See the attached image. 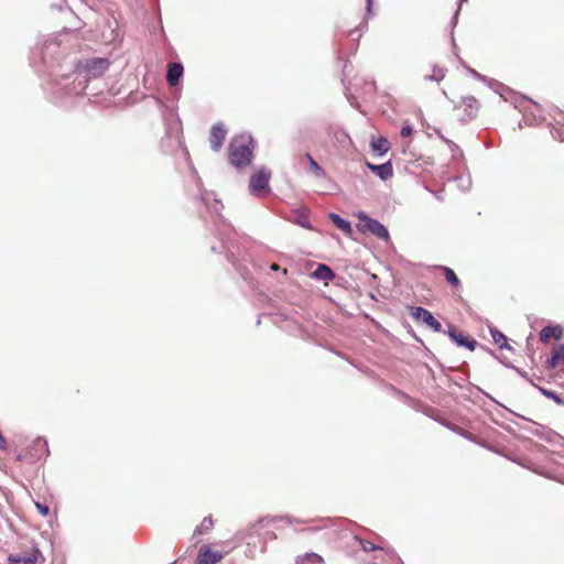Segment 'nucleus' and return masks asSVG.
Returning a JSON list of instances; mask_svg holds the SVG:
<instances>
[{
  "label": "nucleus",
  "instance_id": "obj_11",
  "mask_svg": "<svg viewBox=\"0 0 564 564\" xmlns=\"http://www.w3.org/2000/svg\"><path fill=\"white\" fill-rule=\"evenodd\" d=\"M366 166L382 181H386L393 175V169L390 161L378 165L367 162Z\"/></svg>",
  "mask_w": 564,
  "mask_h": 564
},
{
  "label": "nucleus",
  "instance_id": "obj_15",
  "mask_svg": "<svg viewBox=\"0 0 564 564\" xmlns=\"http://www.w3.org/2000/svg\"><path fill=\"white\" fill-rule=\"evenodd\" d=\"M563 334V328L560 325H549L541 329L540 340L549 341L551 338L558 339Z\"/></svg>",
  "mask_w": 564,
  "mask_h": 564
},
{
  "label": "nucleus",
  "instance_id": "obj_36",
  "mask_svg": "<svg viewBox=\"0 0 564 564\" xmlns=\"http://www.w3.org/2000/svg\"><path fill=\"white\" fill-rule=\"evenodd\" d=\"M7 445L6 438L2 435V432L0 431V448L4 449Z\"/></svg>",
  "mask_w": 564,
  "mask_h": 564
},
{
  "label": "nucleus",
  "instance_id": "obj_25",
  "mask_svg": "<svg viewBox=\"0 0 564 564\" xmlns=\"http://www.w3.org/2000/svg\"><path fill=\"white\" fill-rule=\"evenodd\" d=\"M442 270L444 271L445 279L447 282L454 286H458L460 281L454 270H452L448 267H442Z\"/></svg>",
  "mask_w": 564,
  "mask_h": 564
},
{
  "label": "nucleus",
  "instance_id": "obj_28",
  "mask_svg": "<svg viewBox=\"0 0 564 564\" xmlns=\"http://www.w3.org/2000/svg\"><path fill=\"white\" fill-rule=\"evenodd\" d=\"M539 390L542 392L543 395L554 400L557 404L563 403L562 399L554 391H550L541 387L539 388Z\"/></svg>",
  "mask_w": 564,
  "mask_h": 564
},
{
  "label": "nucleus",
  "instance_id": "obj_27",
  "mask_svg": "<svg viewBox=\"0 0 564 564\" xmlns=\"http://www.w3.org/2000/svg\"><path fill=\"white\" fill-rule=\"evenodd\" d=\"M444 77H445V74H444L443 69L434 67L433 74L425 76L424 78H425V80L441 82Z\"/></svg>",
  "mask_w": 564,
  "mask_h": 564
},
{
  "label": "nucleus",
  "instance_id": "obj_16",
  "mask_svg": "<svg viewBox=\"0 0 564 564\" xmlns=\"http://www.w3.org/2000/svg\"><path fill=\"white\" fill-rule=\"evenodd\" d=\"M39 556H41V552L37 547L32 550V553L19 555V556H10V564H36Z\"/></svg>",
  "mask_w": 564,
  "mask_h": 564
},
{
  "label": "nucleus",
  "instance_id": "obj_5",
  "mask_svg": "<svg viewBox=\"0 0 564 564\" xmlns=\"http://www.w3.org/2000/svg\"><path fill=\"white\" fill-rule=\"evenodd\" d=\"M358 217L362 221V227L365 230L369 231L378 239H389L388 229L380 221L368 217L365 213H359Z\"/></svg>",
  "mask_w": 564,
  "mask_h": 564
},
{
  "label": "nucleus",
  "instance_id": "obj_34",
  "mask_svg": "<svg viewBox=\"0 0 564 564\" xmlns=\"http://www.w3.org/2000/svg\"><path fill=\"white\" fill-rule=\"evenodd\" d=\"M413 132V129L410 124H404L402 128H401V137L403 138H406V137H410Z\"/></svg>",
  "mask_w": 564,
  "mask_h": 564
},
{
  "label": "nucleus",
  "instance_id": "obj_18",
  "mask_svg": "<svg viewBox=\"0 0 564 564\" xmlns=\"http://www.w3.org/2000/svg\"><path fill=\"white\" fill-rule=\"evenodd\" d=\"M489 330H490V335L492 337L494 343L496 345H498L499 348L511 349V347L509 346V344L507 341V337L500 330H498L497 328H494V327H490Z\"/></svg>",
  "mask_w": 564,
  "mask_h": 564
},
{
  "label": "nucleus",
  "instance_id": "obj_8",
  "mask_svg": "<svg viewBox=\"0 0 564 564\" xmlns=\"http://www.w3.org/2000/svg\"><path fill=\"white\" fill-rule=\"evenodd\" d=\"M447 334L457 346L466 347L470 351L476 348L477 341L474 338L467 337L463 333L458 332L455 326L449 325Z\"/></svg>",
  "mask_w": 564,
  "mask_h": 564
},
{
  "label": "nucleus",
  "instance_id": "obj_1",
  "mask_svg": "<svg viewBox=\"0 0 564 564\" xmlns=\"http://www.w3.org/2000/svg\"><path fill=\"white\" fill-rule=\"evenodd\" d=\"M62 36L63 34L47 36L31 51L30 56L34 69L37 73L53 76L54 82H57L58 77H68L67 73L61 72L62 68H65L66 72H73L75 67V58L67 55V47L63 46Z\"/></svg>",
  "mask_w": 564,
  "mask_h": 564
},
{
  "label": "nucleus",
  "instance_id": "obj_4",
  "mask_svg": "<svg viewBox=\"0 0 564 564\" xmlns=\"http://www.w3.org/2000/svg\"><path fill=\"white\" fill-rule=\"evenodd\" d=\"M271 172L265 167L260 169L258 172L250 176L249 191L256 197H263L270 192L269 181Z\"/></svg>",
  "mask_w": 564,
  "mask_h": 564
},
{
  "label": "nucleus",
  "instance_id": "obj_7",
  "mask_svg": "<svg viewBox=\"0 0 564 564\" xmlns=\"http://www.w3.org/2000/svg\"><path fill=\"white\" fill-rule=\"evenodd\" d=\"M467 70L475 79L487 83L492 90L500 95V97H502L505 100H508L507 94H511V90L507 86L497 80L487 78L470 67H467Z\"/></svg>",
  "mask_w": 564,
  "mask_h": 564
},
{
  "label": "nucleus",
  "instance_id": "obj_12",
  "mask_svg": "<svg viewBox=\"0 0 564 564\" xmlns=\"http://www.w3.org/2000/svg\"><path fill=\"white\" fill-rule=\"evenodd\" d=\"M564 361V344H557L552 348L551 356L546 360L550 369L556 368Z\"/></svg>",
  "mask_w": 564,
  "mask_h": 564
},
{
  "label": "nucleus",
  "instance_id": "obj_17",
  "mask_svg": "<svg viewBox=\"0 0 564 564\" xmlns=\"http://www.w3.org/2000/svg\"><path fill=\"white\" fill-rule=\"evenodd\" d=\"M33 449L36 452V454H34L36 459L46 458L50 454L47 442L43 437H37L34 441Z\"/></svg>",
  "mask_w": 564,
  "mask_h": 564
},
{
  "label": "nucleus",
  "instance_id": "obj_35",
  "mask_svg": "<svg viewBox=\"0 0 564 564\" xmlns=\"http://www.w3.org/2000/svg\"><path fill=\"white\" fill-rule=\"evenodd\" d=\"M202 200L203 203L209 208V196L208 194H202Z\"/></svg>",
  "mask_w": 564,
  "mask_h": 564
},
{
  "label": "nucleus",
  "instance_id": "obj_20",
  "mask_svg": "<svg viewBox=\"0 0 564 564\" xmlns=\"http://www.w3.org/2000/svg\"><path fill=\"white\" fill-rule=\"evenodd\" d=\"M371 148L379 155H383V154H386L388 152V150L390 148L389 147V141L386 138L380 137L377 140H372L371 141Z\"/></svg>",
  "mask_w": 564,
  "mask_h": 564
},
{
  "label": "nucleus",
  "instance_id": "obj_33",
  "mask_svg": "<svg viewBox=\"0 0 564 564\" xmlns=\"http://www.w3.org/2000/svg\"><path fill=\"white\" fill-rule=\"evenodd\" d=\"M436 133H437V135H438V137H440V138H441L445 143H446V144H448V147H449V149H451L452 151H455L456 149H458L457 144H455L453 141H451V140L446 139V138L441 133V131H440V130H436Z\"/></svg>",
  "mask_w": 564,
  "mask_h": 564
},
{
  "label": "nucleus",
  "instance_id": "obj_38",
  "mask_svg": "<svg viewBox=\"0 0 564 564\" xmlns=\"http://www.w3.org/2000/svg\"><path fill=\"white\" fill-rule=\"evenodd\" d=\"M513 368L516 369V371H517V372H518L522 378L528 379V373H527L525 371H523V370H521V369H519V368H516V367H513Z\"/></svg>",
  "mask_w": 564,
  "mask_h": 564
},
{
  "label": "nucleus",
  "instance_id": "obj_37",
  "mask_svg": "<svg viewBox=\"0 0 564 564\" xmlns=\"http://www.w3.org/2000/svg\"><path fill=\"white\" fill-rule=\"evenodd\" d=\"M529 432H530L531 434H533V435H536V436H539V437H541V438H544V434H543V432H540L539 430H535V431H534V430H530Z\"/></svg>",
  "mask_w": 564,
  "mask_h": 564
},
{
  "label": "nucleus",
  "instance_id": "obj_41",
  "mask_svg": "<svg viewBox=\"0 0 564 564\" xmlns=\"http://www.w3.org/2000/svg\"><path fill=\"white\" fill-rule=\"evenodd\" d=\"M281 520H284V521H286L288 523H292V522H293L292 518H291V517H289V516L282 517V518H281Z\"/></svg>",
  "mask_w": 564,
  "mask_h": 564
},
{
  "label": "nucleus",
  "instance_id": "obj_13",
  "mask_svg": "<svg viewBox=\"0 0 564 564\" xmlns=\"http://www.w3.org/2000/svg\"><path fill=\"white\" fill-rule=\"evenodd\" d=\"M184 68L181 63H171L167 68L166 82L170 86H175L178 84Z\"/></svg>",
  "mask_w": 564,
  "mask_h": 564
},
{
  "label": "nucleus",
  "instance_id": "obj_32",
  "mask_svg": "<svg viewBox=\"0 0 564 564\" xmlns=\"http://www.w3.org/2000/svg\"><path fill=\"white\" fill-rule=\"evenodd\" d=\"M35 507H36L37 511H39L42 516H44V517H46V516L50 513V508H48V506H46V505H44V503L35 502Z\"/></svg>",
  "mask_w": 564,
  "mask_h": 564
},
{
  "label": "nucleus",
  "instance_id": "obj_24",
  "mask_svg": "<svg viewBox=\"0 0 564 564\" xmlns=\"http://www.w3.org/2000/svg\"><path fill=\"white\" fill-rule=\"evenodd\" d=\"M316 561L319 564H324V558L316 553L305 554L296 560L295 564H314Z\"/></svg>",
  "mask_w": 564,
  "mask_h": 564
},
{
  "label": "nucleus",
  "instance_id": "obj_40",
  "mask_svg": "<svg viewBox=\"0 0 564 564\" xmlns=\"http://www.w3.org/2000/svg\"><path fill=\"white\" fill-rule=\"evenodd\" d=\"M372 0H367V13L371 14Z\"/></svg>",
  "mask_w": 564,
  "mask_h": 564
},
{
  "label": "nucleus",
  "instance_id": "obj_26",
  "mask_svg": "<svg viewBox=\"0 0 564 564\" xmlns=\"http://www.w3.org/2000/svg\"><path fill=\"white\" fill-rule=\"evenodd\" d=\"M294 223L303 228L311 229V223L305 214H300L295 217Z\"/></svg>",
  "mask_w": 564,
  "mask_h": 564
},
{
  "label": "nucleus",
  "instance_id": "obj_45",
  "mask_svg": "<svg viewBox=\"0 0 564 564\" xmlns=\"http://www.w3.org/2000/svg\"><path fill=\"white\" fill-rule=\"evenodd\" d=\"M280 268L276 263L271 264V270L278 271Z\"/></svg>",
  "mask_w": 564,
  "mask_h": 564
},
{
  "label": "nucleus",
  "instance_id": "obj_29",
  "mask_svg": "<svg viewBox=\"0 0 564 564\" xmlns=\"http://www.w3.org/2000/svg\"><path fill=\"white\" fill-rule=\"evenodd\" d=\"M458 181V185L459 187H462L463 189L467 191L470 188V185H471V181H470V177L469 176H460L457 178Z\"/></svg>",
  "mask_w": 564,
  "mask_h": 564
},
{
  "label": "nucleus",
  "instance_id": "obj_22",
  "mask_svg": "<svg viewBox=\"0 0 564 564\" xmlns=\"http://www.w3.org/2000/svg\"><path fill=\"white\" fill-rule=\"evenodd\" d=\"M213 520L210 517H205L202 523L195 529L193 539L198 538L199 535L208 533L213 528Z\"/></svg>",
  "mask_w": 564,
  "mask_h": 564
},
{
  "label": "nucleus",
  "instance_id": "obj_42",
  "mask_svg": "<svg viewBox=\"0 0 564 564\" xmlns=\"http://www.w3.org/2000/svg\"><path fill=\"white\" fill-rule=\"evenodd\" d=\"M458 11H459V8L457 9V11L455 12V14L453 17V23L454 24H456V22H457Z\"/></svg>",
  "mask_w": 564,
  "mask_h": 564
},
{
  "label": "nucleus",
  "instance_id": "obj_31",
  "mask_svg": "<svg viewBox=\"0 0 564 564\" xmlns=\"http://www.w3.org/2000/svg\"><path fill=\"white\" fill-rule=\"evenodd\" d=\"M551 134L552 137L555 139V140H560V141H563L564 140V132L558 129V128H552L551 129Z\"/></svg>",
  "mask_w": 564,
  "mask_h": 564
},
{
  "label": "nucleus",
  "instance_id": "obj_9",
  "mask_svg": "<svg viewBox=\"0 0 564 564\" xmlns=\"http://www.w3.org/2000/svg\"><path fill=\"white\" fill-rule=\"evenodd\" d=\"M226 133L227 132H226L225 128L220 123L214 124L212 127L209 142H210V147L214 151L217 152L220 150V148L226 139Z\"/></svg>",
  "mask_w": 564,
  "mask_h": 564
},
{
  "label": "nucleus",
  "instance_id": "obj_6",
  "mask_svg": "<svg viewBox=\"0 0 564 564\" xmlns=\"http://www.w3.org/2000/svg\"><path fill=\"white\" fill-rule=\"evenodd\" d=\"M411 315L415 321L422 322L423 324L432 328L434 332H442V324L432 315L430 311L425 310L424 307L412 306Z\"/></svg>",
  "mask_w": 564,
  "mask_h": 564
},
{
  "label": "nucleus",
  "instance_id": "obj_19",
  "mask_svg": "<svg viewBox=\"0 0 564 564\" xmlns=\"http://www.w3.org/2000/svg\"><path fill=\"white\" fill-rule=\"evenodd\" d=\"M463 104L465 105V110L467 111L468 118H474L475 112L479 106L478 100L473 96H467L463 98Z\"/></svg>",
  "mask_w": 564,
  "mask_h": 564
},
{
  "label": "nucleus",
  "instance_id": "obj_21",
  "mask_svg": "<svg viewBox=\"0 0 564 564\" xmlns=\"http://www.w3.org/2000/svg\"><path fill=\"white\" fill-rule=\"evenodd\" d=\"M329 218L330 220L333 221V224L340 230L345 231V232H350L351 231V225L348 220L341 218L339 215L335 214V213H330L329 214Z\"/></svg>",
  "mask_w": 564,
  "mask_h": 564
},
{
  "label": "nucleus",
  "instance_id": "obj_44",
  "mask_svg": "<svg viewBox=\"0 0 564 564\" xmlns=\"http://www.w3.org/2000/svg\"><path fill=\"white\" fill-rule=\"evenodd\" d=\"M232 257H234V253L231 251L227 253L228 260L234 262Z\"/></svg>",
  "mask_w": 564,
  "mask_h": 564
},
{
  "label": "nucleus",
  "instance_id": "obj_2",
  "mask_svg": "<svg viewBox=\"0 0 564 564\" xmlns=\"http://www.w3.org/2000/svg\"><path fill=\"white\" fill-rule=\"evenodd\" d=\"M110 63L107 58H93L86 61L85 65L78 67L75 64L73 74L76 75L73 87L67 89L69 95H80L86 89V83L89 78L101 76L109 67Z\"/></svg>",
  "mask_w": 564,
  "mask_h": 564
},
{
  "label": "nucleus",
  "instance_id": "obj_10",
  "mask_svg": "<svg viewBox=\"0 0 564 564\" xmlns=\"http://www.w3.org/2000/svg\"><path fill=\"white\" fill-rule=\"evenodd\" d=\"M221 557V553L212 551L208 545H203L198 552L197 564H215Z\"/></svg>",
  "mask_w": 564,
  "mask_h": 564
},
{
  "label": "nucleus",
  "instance_id": "obj_3",
  "mask_svg": "<svg viewBox=\"0 0 564 564\" xmlns=\"http://www.w3.org/2000/svg\"><path fill=\"white\" fill-rule=\"evenodd\" d=\"M256 143L250 134L234 137L228 147L229 162L236 169H242L251 164Z\"/></svg>",
  "mask_w": 564,
  "mask_h": 564
},
{
  "label": "nucleus",
  "instance_id": "obj_39",
  "mask_svg": "<svg viewBox=\"0 0 564 564\" xmlns=\"http://www.w3.org/2000/svg\"><path fill=\"white\" fill-rule=\"evenodd\" d=\"M523 102H527V99H524L523 97H521L520 101L516 100L514 101L516 108H521Z\"/></svg>",
  "mask_w": 564,
  "mask_h": 564
},
{
  "label": "nucleus",
  "instance_id": "obj_23",
  "mask_svg": "<svg viewBox=\"0 0 564 564\" xmlns=\"http://www.w3.org/2000/svg\"><path fill=\"white\" fill-rule=\"evenodd\" d=\"M305 158L308 161L310 170L316 177H325V171L321 167V165L312 158L310 153L305 154Z\"/></svg>",
  "mask_w": 564,
  "mask_h": 564
},
{
  "label": "nucleus",
  "instance_id": "obj_30",
  "mask_svg": "<svg viewBox=\"0 0 564 564\" xmlns=\"http://www.w3.org/2000/svg\"><path fill=\"white\" fill-rule=\"evenodd\" d=\"M360 544H361V549L365 551V552H371V551H375L378 549L377 545H375L373 543L369 542V541H360Z\"/></svg>",
  "mask_w": 564,
  "mask_h": 564
},
{
  "label": "nucleus",
  "instance_id": "obj_43",
  "mask_svg": "<svg viewBox=\"0 0 564 564\" xmlns=\"http://www.w3.org/2000/svg\"><path fill=\"white\" fill-rule=\"evenodd\" d=\"M214 203H215V212L217 213L218 212L217 205H220V207H223V205L219 203L218 199H214Z\"/></svg>",
  "mask_w": 564,
  "mask_h": 564
},
{
  "label": "nucleus",
  "instance_id": "obj_14",
  "mask_svg": "<svg viewBox=\"0 0 564 564\" xmlns=\"http://www.w3.org/2000/svg\"><path fill=\"white\" fill-rule=\"evenodd\" d=\"M311 276L327 283L335 278V273L328 265L318 263L316 269L311 273Z\"/></svg>",
  "mask_w": 564,
  "mask_h": 564
}]
</instances>
